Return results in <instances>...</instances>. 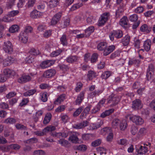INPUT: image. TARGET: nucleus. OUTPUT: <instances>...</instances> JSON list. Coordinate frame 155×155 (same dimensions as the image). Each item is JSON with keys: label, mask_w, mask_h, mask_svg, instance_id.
I'll list each match as a JSON object with an SVG mask.
<instances>
[{"label": "nucleus", "mask_w": 155, "mask_h": 155, "mask_svg": "<svg viewBox=\"0 0 155 155\" xmlns=\"http://www.w3.org/2000/svg\"><path fill=\"white\" fill-rule=\"evenodd\" d=\"M120 99L116 96L112 94L109 96L107 99V103H111V107H113L117 104L119 101Z\"/></svg>", "instance_id": "1"}, {"label": "nucleus", "mask_w": 155, "mask_h": 155, "mask_svg": "<svg viewBox=\"0 0 155 155\" xmlns=\"http://www.w3.org/2000/svg\"><path fill=\"white\" fill-rule=\"evenodd\" d=\"M110 15V13L108 12L102 14L98 20V25L99 26L104 25L109 18Z\"/></svg>", "instance_id": "2"}, {"label": "nucleus", "mask_w": 155, "mask_h": 155, "mask_svg": "<svg viewBox=\"0 0 155 155\" xmlns=\"http://www.w3.org/2000/svg\"><path fill=\"white\" fill-rule=\"evenodd\" d=\"M136 151L138 154H144L148 151V148L147 147L144 146L143 145H137L135 146Z\"/></svg>", "instance_id": "3"}, {"label": "nucleus", "mask_w": 155, "mask_h": 155, "mask_svg": "<svg viewBox=\"0 0 155 155\" xmlns=\"http://www.w3.org/2000/svg\"><path fill=\"white\" fill-rule=\"evenodd\" d=\"M3 49L5 52L11 53L13 51V46L10 41L5 42L3 46Z\"/></svg>", "instance_id": "4"}, {"label": "nucleus", "mask_w": 155, "mask_h": 155, "mask_svg": "<svg viewBox=\"0 0 155 155\" xmlns=\"http://www.w3.org/2000/svg\"><path fill=\"white\" fill-rule=\"evenodd\" d=\"M131 120L137 125H140L144 123V120L140 116L134 115L130 118Z\"/></svg>", "instance_id": "5"}, {"label": "nucleus", "mask_w": 155, "mask_h": 155, "mask_svg": "<svg viewBox=\"0 0 155 155\" xmlns=\"http://www.w3.org/2000/svg\"><path fill=\"white\" fill-rule=\"evenodd\" d=\"M155 68L154 65L151 63L148 65V68L147 70L146 76L148 80L150 79L154 74Z\"/></svg>", "instance_id": "6"}, {"label": "nucleus", "mask_w": 155, "mask_h": 155, "mask_svg": "<svg viewBox=\"0 0 155 155\" xmlns=\"http://www.w3.org/2000/svg\"><path fill=\"white\" fill-rule=\"evenodd\" d=\"M3 73L5 77L7 78L13 77L15 74V72L14 71L9 68L4 69Z\"/></svg>", "instance_id": "7"}, {"label": "nucleus", "mask_w": 155, "mask_h": 155, "mask_svg": "<svg viewBox=\"0 0 155 155\" xmlns=\"http://www.w3.org/2000/svg\"><path fill=\"white\" fill-rule=\"evenodd\" d=\"M56 73V71L53 69H48L45 71L43 74L44 77L48 78L54 76Z\"/></svg>", "instance_id": "8"}, {"label": "nucleus", "mask_w": 155, "mask_h": 155, "mask_svg": "<svg viewBox=\"0 0 155 155\" xmlns=\"http://www.w3.org/2000/svg\"><path fill=\"white\" fill-rule=\"evenodd\" d=\"M54 60H47L43 61L41 64V67L43 69L48 68L53 65L55 63Z\"/></svg>", "instance_id": "9"}, {"label": "nucleus", "mask_w": 155, "mask_h": 155, "mask_svg": "<svg viewBox=\"0 0 155 155\" xmlns=\"http://www.w3.org/2000/svg\"><path fill=\"white\" fill-rule=\"evenodd\" d=\"M85 92V91H83L78 95L75 102L76 105H79L82 102V101L84 98Z\"/></svg>", "instance_id": "10"}, {"label": "nucleus", "mask_w": 155, "mask_h": 155, "mask_svg": "<svg viewBox=\"0 0 155 155\" xmlns=\"http://www.w3.org/2000/svg\"><path fill=\"white\" fill-rule=\"evenodd\" d=\"M13 58L11 57H8L4 60H3L2 58L0 57V63L3 62V64L5 66L11 65L13 63Z\"/></svg>", "instance_id": "11"}, {"label": "nucleus", "mask_w": 155, "mask_h": 155, "mask_svg": "<svg viewBox=\"0 0 155 155\" xmlns=\"http://www.w3.org/2000/svg\"><path fill=\"white\" fill-rule=\"evenodd\" d=\"M142 107L141 101L137 99L134 101L132 102V108L135 110H138L141 109Z\"/></svg>", "instance_id": "12"}, {"label": "nucleus", "mask_w": 155, "mask_h": 155, "mask_svg": "<svg viewBox=\"0 0 155 155\" xmlns=\"http://www.w3.org/2000/svg\"><path fill=\"white\" fill-rule=\"evenodd\" d=\"M71 136L69 137L68 140L73 143H78V134L74 132H71Z\"/></svg>", "instance_id": "13"}, {"label": "nucleus", "mask_w": 155, "mask_h": 155, "mask_svg": "<svg viewBox=\"0 0 155 155\" xmlns=\"http://www.w3.org/2000/svg\"><path fill=\"white\" fill-rule=\"evenodd\" d=\"M31 77L28 75L23 74L18 79V81L20 83H26L30 81Z\"/></svg>", "instance_id": "14"}, {"label": "nucleus", "mask_w": 155, "mask_h": 155, "mask_svg": "<svg viewBox=\"0 0 155 155\" xmlns=\"http://www.w3.org/2000/svg\"><path fill=\"white\" fill-rule=\"evenodd\" d=\"M61 16V12H60L55 14L53 17L51 21L52 25H56L59 21Z\"/></svg>", "instance_id": "15"}, {"label": "nucleus", "mask_w": 155, "mask_h": 155, "mask_svg": "<svg viewBox=\"0 0 155 155\" xmlns=\"http://www.w3.org/2000/svg\"><path fill=\"white\" fill-rule=\"evenodd\" d=\"M88 124V122L87 121H83L80 123L76 124L73 126V128L79 129L85 127Z\"/></svg>", "instance_id": "16"}, {"label": "nucleus", "mask_w": 155, "mask_h": 155, "mask_svg": "<svg viewBox=\"0 0 155 155\" xmlns=\"http://www.w3.org/2000/svg\"><path fill=\"white\" fill-rule=\"evenodd\" d=\"M28 35L26 32H21L19 36V39L22 42L26 43L28 41Z\"/></svg>", "instance_id": "17"}, {"label": "nucleus", "mask_w": 155, "mask_h": 155, "mask_svg": "<svg viewBox=\"0 0 155 155\" xmlns=\"http://www.w3.org/2000/svg\"><path fill=\"white\" fill-rule=\"evenodd\" d=\"M151 28L150 26H148L146 24H143L140 28V30L141 31L146 33H149L151 31Z\"/></svg>", "instance_id": "18"}, {"label": "nucleus", "mask_w": 155, "mask_h": 155, "mask_svg": "<svg viewBox=\"0 0 155 155\" xmlns=\"http://www.w3.org/2000/svg\"><path fill=\"white\" fill-rule=\"evenodd\" d=\"M42 15L41 12L36 10H34L31 12L30 13V16L34 18H39Z\"/></svg>", "instance_id": "19"}, {"label": "nucleus", "mask_w": 155, "mask_h": 155, "mask_svg": "<svg viewBox=\"0 0 155 155\" xmlns=\"http://www.w3.org/2000/svg\"><path fill=\"white\" fill-rule=\"evenodd\" d=\"M65 95L64 94L60 95L54 101V104L56 105L60 104L65 99Z\"/></svg>", "instance_id": "20"}, {"label": "nucleus", "mask_w": 155, "mask_h": 155, "mask_svg": "<svg viewBox=\"0 0 155 155\" xmlns=\"http://www.w3.org/2000/svg\"><path fill=\"white\" fill-rule=\"evenodd\" d=\"M151 41L149 39H147L144 42L143 47L146 51H149L151 47Z\"/></svg>", "instance_id": "21"}, {"label": "nucleus", "mask_w": 155, "mask_h": 155, "mask_svg": "<svg viewBox=\"0 0 155 155\" xmlns=\"http://www.w3.org/2000/svg\"><path fill=\"white\" fill-rule=\"evenodd\" d=\"M79 58L76 56H70L67 58L66 60L68 63H72L76 62L79 59Z\"/></svg>", "instance_id": "22"}, {"label": "nucleus", "mask_w": 155, "mask_h": 155, "mask_svg": "<svg viewBox=\"0 0 155 155\" xmlns=\"http://www.w3.org/2000/svg\"><path fill=\"white\" fill-rule=\"evenodd\" d=\"M114 109L113 108L106 110L104 112L102 113L101 115V117L102 118H104L106 117L111 114L114 112Z\"/></svg>", "instance_id": "23"}, {"label": "nucleus", "mask_w": 155, "mask_h": 155, "mask_svg": "<svg viewBox=\"0 0 155 155\" xmlns=\"http://www.w3.org/2000/svg\"><path fill=\"white\" fill-rule=\"evenodd\" d=\"M112 74L111 71H107L104 72L101 75V78L105 80L108 78Z\"/></svg>", "instance_id": "24"}, {"label": "nucleus", "mask_w": 155, "mask_h": 155, "mask_svg": "<svg viewBox=\"0 0 155 155\" xmlns=\"http://www.w3.org/2000/svg\"><path fill=\"white\" fill-rule=\"evenodd\" d=\"M128 22L127 17L124 16L120 19V24L121 26L125 28L128 25Z\"/></svg>", "instance_id": "25"}, {"label": "nucleus", "mask_w": 155, "mask_h": 155, "mask_svg": "<svg viewBox=\"0 0 155 155\" xmlns=\"http://www.w3.org/2000/svg\"><path fill=\"white\" fill-rule=\"evenodd\" d=\"M140 61L135 58L130 59L128 62L129 65H135L137 66L140 63Z\"/></svg>", "instance_id": "26"}, {"label": "nucleus", "mask_w": 155, "mask_h": 155, "mask_svg": "<svg viewBox=\"0 0 155 155\" xmlns=\"http://www.w3.org/2000/svg\"><path fill=\"white\" fill-rule=\"evenodd\" d=\"M127 124L126 121L124 120L121 121L119 124L120 129L121 130H124L127 128Z\"/></svg>", "instance_id": "27"}, {"label": "nucleus", "mask_w": 155, "mask_h": 155, "mask_svg": "<svg viewBox=\"0 0 155 155\" xmlns=\"http://www.w3.org/2000/svg\"><path fill=\"white\" fill-rule=\"evenodd\" d=\"M94 30V28L93 26H90L87 28L85 31L86 37L90 36Z\"/></svg>", "instance_id": "28"}, {"label": "nucleus", "mask_w": 155, "mask_h": 155, "mask_svg": "<svg viewBox=\"0 0 155 155\" xmlns=\"http://www.w3.org/2000/svg\"><path fill=\"white\" fill-rule=\"evenodd\" d=\"M102 92V91L100 90H95L89 94V97L91 98L95 97L96 96H99Z\"/></svg>", "instance_id": "29"}, {"label": "nucleus", "mask_w": 155, "mask_h": 155, "mask_svg": "<svg viewBox=\"0 0 155 155\" xmlns=\"http://www.w3.org/2000/svg\"><path fill=\"white\" fill-rule=\"evenodd\" d=\"M51 114L50 113H47L45 116L44 119L43 123L44 124H48L50 121L51 118Z\"/></svg>", "instance_id": "30"}, {"label": "nucleus", "mask_w": 155, "mask_h": 155, "mask_svg": "<svg viewBox=\"0 0 155 155\" xmlns=\"http://www.w3.org/2000/svg\"><path fill=\"white\" fill-rule=\"evenodd\" d=\"M107 46V43L104 42H102L100 43L97 46V49L100 51L104 50Z\"/></svg>", "instance_id": "31"}, {"label": "nucleus", "mask_w": 155, "mask_h": 155, "mask_svg": "<svg viewBox=\"0 0 155 155\" xmlns=\"http://www.w3.org/2000/svg\"><path fill=\"white\" fill-rule=\"evenodd\" d=\"M96 73L93 71H88L87 77L89 80H92L93 78H95L96 76Z\"/></svg>", "instance_id": "32"}, {"label": "nucleus", "mask_w": 155, "mask_h": 155, "mask_svg": "<svg viewBox=\"0 0 155 155\" xmlns=\"http://www.w3.org/2000/svg\"><path fill=\"white\" fill-rule=\"evenodd\" d=\"M40 99L43 102H46L48 100V93L46 92L41 93L40 94Z\"/></svg>", "instance_id": "33"}, {"label": "nucleus", "mask_w": 155, "mask_h": 155, "mask_svg": "<svg viewBox=\"0 0 155 155\" xmlns=\"http://www.w3.org/2000/svg\"><path fill=\"white\" fill-rule=\"evenodd\" d=\"M16 122V120L13 117H9L6 119L4 123L7 124H15Z\"/></svg>", "instance_id": "34"}, {"label": "nucleus", "mask_w": 155, "mask_h": 155, "mask_svg": "<svg viewBox=\"0 0 155 155\" xmlns=\"http://www.w3.org/2000/svg\"><path fill=\"white\" fill-rule=\"evenodd\" d=\"M19 29V27L17 25H13L9 28V31L11 33H14L18 32Z\"/></svg>", "instance_id": "35"}, {"label": "nucleus", "mask_w": 155, "mask_h": 155, "mask_svg": "<svg viewBox=\"0 0 155 155\" xmlns=\"http://www.w3.org/2000/svg\"><path fill=\"white\" fill-rule=\"evenodd\" d=\"M114 37L117 38H121L123 36V33L121 31L118 30L116 31H114Z\"/></svg>", "instance_id": "36"}, {"label": "nucleus", "mask_w": 155, "mask_h": 155, "mask_svg": "<svg viewBox=\"0 0 155 155\" xmlns=\"http://www.w3.org/2000/svg\"><path fill=\"white\" fill-rule=\"evenodd\" d=\"M60 0H51L49 3V6L51 8L56 7L58 4Z\"/></svg>", "instance_id": "37"}, {"label": "nucleus", "mask_w": 155, "mask_h": 155, "mask_svg": "<svg viewBox=\"0 0 155 155\" xmlns=\"http://www.w3.org/2000/svg\"><path fill=\"white\" fill-rule=\"evenodd\" d=\"M36 92V90L35 88L33 89H31L24 93L23 94V95L25 97L30 96L34 94Z\"/></svg>", "instance_id": "38"}, {"label": "nucleus", "mask_w": 155, "mask_h": 155, "mask_svg": "<svg viewBox=\"0 0 155 155\" xmlns=\"http://www.w3.org/2000/svg\"><path fill=\"white\" fill-rule=\"evenodd\" d=\"M61 43L63 45H67L68 44L67 40L66 38V36L63 34L60 38Z\"/></svg>", "instance_id": "39"}, {"label": "nucleus", "mask_w": 155, "mask_h": 155, "mask_svg": "<svg viewBox=\"0 0 155 155\" xmlns=\"http://www.w3.org/2000/svg\"><path fill=\"white\" fill-rule=\"evenodd\" d=\"M46 3L44 1L40 2L37 5V9L39 10H42L45 8Z\"/></svg>", "instance_id": "40"}, {"label": "nucleus", "mask_w": 155, "mask_h": 155, "mask_svg": "<svg viewBox=\"0 0 155 155\" xmlns=\"http://www.w3.org/2000/svg\"><path fill=\"white\" fill-rule=\"evenodd\" d=\"M29 53L33 55H37L40 53L39 51L37 49L32 48L29 51Z\"/></svg>", "instance_id": "41"}, {"label": "nucleus", "mask_w": 155, "mask_h": 155, "mask_svg": "<svg viewBox=\"0 0 155 155\" xmlns=\"http://www.w3.org/2000/svg\"><path fill=\"white\" fill-rule=\"evenodd\" d=\"M130 38L129 36H126L122 40V43L125 46L127 45L129 43Z\"/></svg>", "instance_id": "42"}, {"label": "nucleus", "mask_w": 155, "mask_h": 155, "mask_svg": "<svg viewBox=\"0 0 155 155\" xmlns=\"http://www.w3.org/2000/svg\"><path fill=\"white\" fill-rule=\"evenodd\" d=\"M13 19V18L10 16L8 13V14L6 16H4L2 20V21L5 22H10L12 21Z\"/></svg>", "instance_id": "43"}, {"label": "nucleus", "mask_w": 155, "mask_h": 155, "mask_svg": "<svg viewBox=\"0 0 155 155\" xmlns=\"http://www.w3.org/2000/svg\"><path fill=\"white\" fill-rule=\"evenodd\" d=\"M120 120L118 119H114L112 122V126L114 128L117 127L120 123Z\"/></svg>", "instance_id": "44"}, {"label": "nucleus", "mask_w": 155, "mask_h": 155, "mask_svg": "<svg viewBox=\"0 0 155 155\" xmlns=\"http://www.w3.org/2000/svg\"><path fill=\"white\" fill-rule=\"evenodd\" d=\"M83 84L81 83L80 82L77 83L75 88V91L77 92H79L81 90L83 87Z\"/></svg>", "instance_id": "45"}, {"label": "nucleus", "mask_w": 155, "mask_h": 155, "mask_svg": "<svg viewBox=\"0 0 155 155\" xmlns=\"http://www.w3.org/2000/svg\"><path fill=\"white\" fill-rule=\"evenodd\" d=\"M100 126L101 125L99 123L95 124H91L89 127V129L90 130H94L99 128Z\"/></svg>", "instance_id": "46"}, {"label": "nucleus", "mask_w": 155, "mask_h": 155, "mask_svg": "<svg viewBox=\"0 0 155 155\" xmlns=\"http://www.w3.org/2000/svg\"><path fill=\"white\" fill-rule=\"evenodd\" d=\"M83 109V107H80L74 113L73 116L74 117L78 116L82 112Z\"/></svg>", "instance_id": "47"}, {"label": "nucleus", "mask_w": 155, "mask_h": 155, "mask_svg": "<svg viewBox=\"0 0 155 155\" xmlns=\"http://www.w3.org/2000/svg\"><path fill=\"white\" fill-rule=\"evenodd\" d=\"M129 20L132 22L136 21L138 18V16L136 14H134L130 16L129 18Z\"/></svg>", "instance_id": "48"}, {"label": "nucleus", "mask_w": 155, "mask_h": 155, "mask_svg": "<svg viewBox=\"0 0 155 155\" xmlns=\"http://www.w3.org/2000/svg\"><path fill=\"white\" fill-rule=\"evenodd\" d=\"M124 10L123 9L121 8H119L118 9L116 13V17L117 18H118L120 16L122 15L123 13Z\"/></svg>", "instance_id": "49"}, {"label": "nucleus", "mask_w": 155, "mask_h": 155, "mask_svg": "<svg viewBox=\"0 0 155 155\" xmlns=\"http://www.w3.org/2000/svg\"><path fill=\"white\" fill-rule=\"evenodd\" d=\"M61 49L57 50L52 52L51 54V56L52 57H55L58 55L61 52Z\"/></svg>", "instance_id": "50"}, {"label": "nucleus", "mask_w": 155, "mask_h": 155, "mask_svg": "<svg viewBox=\"0 0 155 155\" xmlns=\"http://www.w3.org/2000/svg\"><path fill=\"white\" fill-rule=\"evenodd\" d=\"M111 129L110 128L106 127L104 128L101 130V133L104 134L106 133H111Z\"/></svg>", "instance_id": "51"}, {"label": "nucleus", "mask_w": 155, "mask_h": 155, "mask_svg": "<svg viewBox=\"0 0 155 155\" xmlns=\"http://www.w3.org/2000/svg\"><path fill=\"white\" fill-rule=\"evenodd\" d=\"M103 106L98 103L95 107L94 108L91 110L92 113H95L100 110Z\"/></svg>", "instance_id": "52"}, {"label": "nucleus", "mask_w": 155, "mask_h": 155, "mask_svg": "<svg viewBox=\"0 0 155 155\" xmlns=\"http://www.w3.org/2000/svg\"><path fill=\"white\" fill-rule=\"evenodd\" d=\"M55 130V127L52 126H49L45 127L44 129V131H46V132L49 131H52Z\"/></svg>", "instance_id": "53"}, {"label": "nucleus", "mask_w": 155, "mask_h": 155, "mask_svg": "<svg viewBox=\"0 0 155 155\" xmlns=\"http://www.w3.org/2000/svg\"><path fill=\"white\" fill-rule=\"evenodd\" d=\"M98 54L97 53H94L91 57V63H94L96 62L97 60Z\"/></svg>", "instance_id": "54"}, {"label": "nucleus", "mask_w": 155, "mask_h": 155, "mask_svg": "<svg viewBox=\"0 0 155 155\" xmlns=\"http://www.w3.org/2000/svg\"><path fill=\"white\" fill-rule=\"evenodd\" d=\"M15 127L18 130H27V127L23 125L20 124H17L15 125Z\"/></svg>", "instance_id": "55"}, {"label": "nucleus", "mask_w": 155, "mask_h": 155, "mask_svg": "<svg viewBox=\"0 0 155 155\" xmlns=\"http://www.w3.org/2000/svg\"><path fill=\"white\" fill-rule=\"evenodd\" d=\"M83 5V4L82 3H78L77 4H75L72 6L71 10V11L75 10L82 6Z\"/></svg>", "instance_id": "56"}, {"label": "nucleus", "mask_w": 155, "mask_h": 155, "mask_svg": "<svg viewBox=\"0 0 155 155\" xmlns=\"http://www.w3.org/2000/svg\"><path fill=\"white\" fill-rule=\"evenodd\" d=\"M144 8L142 6H140L136 8L134 10L135 13L137 14H140L142 13L144 11Z\"/></svg>", "instance_id": "57"}, {"label": "nucleus", "mask_w": 155, "mask_h": 155, "mask_svg": "<svg viewBox=\"0 0 155 155\" xmlns=\"http://www.w3.org/2000/svg\"><path fill=\"white\" fill-rule=\"evenodd\" d=\"M140 41L139 39H135L134 40V45L136 48L139 49L140 48Z\"/></svg>", "instance_id": "58"}, {"label": "nucleus", "mask_w": 155, "mask_h": 155, "mask_svg": "<svg viewBox=\"0 0 155 155\" xmlns=\"http://www.w3.org/2000/svg\"><path fill=\"white\" fill-rule=\"evenodd\" d=\"M101 142V140L100 139H98L91 143V145L93 147H96L99 146Z\"/></svg>", "instance_id": "59"}, {"label": "nucleus", "mask_w": 155, "mask_h": 155, "mask_svg": "<svg viewBox=\"0 0 155 155\" xmlns=\"http://www.w3.org/2000/svg\"><path fill=\"white\" fill-rule=\"evenodd\" d=\"M58 143L61 144L62 146H66L68 144V141L64 139H60L58 141Z\"/></svg>", "instance_id": "60"}, {"label": "nucleus", "mask_w": 155, "mask_h": 155, "mask_svg": "<svg viewBox=\"0 0 155 155\" xmlns=\"http://www.w3.org/2000/svg\"><path fill=\"white\" fill-rule=\"evenodd\" d=\"M97 150L100 154H105L106 153L105 149L103 147H100L98 148L97 149Z\"/></svg>", "instance_id": "61"}, {"label": "nucleus", "mask_w": 155, "mask_h": 155, "mask_svg": "<svg viewBox=\"0 0 155 155\" xmlns=\"http://www.w3.org/2000/svg\"><path fill=\"white\" fill-rule=\"evenodd\" d=\"M65 108V107L64 105H61L55 109V111L56 112H60L64 111Z\"/></svg>", "instance_id": "62"}, {"label": "nucleus", "mask_w": 155, "mask_h": 155, "mask_svg": "<svg viewBox=\"0 0 155 155\" xmlns=\"http://www.w3.org/2000/svg\"><path fill=\"white\" fill-rule=\"evenodd\" d=\"M33 31L32 28L30 26H27L25 28L24 31L22 32H25L27 34L29 33H31Z\"/></svg>", "instance_id": "63"}, {"label": "nucleus", "mask_w": 155, "mask_h": 155, "mask_svg": "<svg viewBox=\"0 0 155 155\" xmlns=\"http://www.w3.org/2000/svg\"><path fill=\"white\" fill-rule=\"evenodd\" d=\"M58 66L60 68L64 71H67L69 70V68L68 66L64 64L59 65Z\"/></svg>", "instance_id": "64"}]
</instances>
